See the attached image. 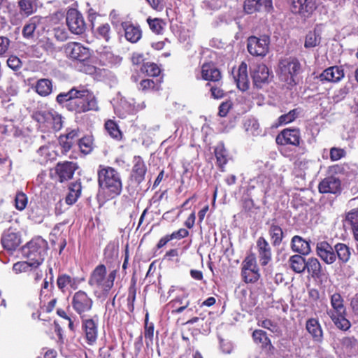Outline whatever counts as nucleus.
Returning a JSON list of instances; mask_svg holds the SVG:
<instances>
[{"label":"nucleus","mask_w":358,"mask_h":358,"mask_svg":"<svg viewBox=\"0 0 358 358\" xmlns=\"http://www.w3.org/2000/svg\"><path fill=\"white\" fill-rule=\"evenodd\" d=\"M56 101L69 111L76 113L99 110L95 96L90 90L83 87H74L66 92L59 93L56 97Z\"/></svg>","instance_id":"obj_1"},{"label":"nucleus","mask_w":358,"mask_h":358,"mask_svg":"<svg viewBox=\"0 0 358 358\" xmlns=\"http://www.w3.org/2000/svg\"><path fill=\"white\" fill-rule=\"evenodd\" d=\"M99 194L106 193L110 198L120 195L122 190L120 173L114 168L100 165L98 170Z\"/></svg>","instance_id":"obj_2"},{"label":"nucleus","mask_w":358,"mask_h":358,"mask_svg":"<svg viewBox=\"0 0 358 358\" xmlns=\"http://www.w3.org/2000/svg\"><path fill=\"white\" fill-rule=\"evenodd\" d=\"M117 271L113 270L107 275L106 267L103 264H99L92 271L88 280V284L91 287L100 289L101 293L97 295L99 298L106 299L114 285Z\"/></svg>","instance_id":"obj_3"},{"label":"nucleus","mask_w":358,"mask_h":358,"mask_svg":"<svg viewBox=\"0 0 358 358\" xmlns=\"http://www.w3.org/2000/svg\"><path fill=\"white\" fill-rule=\"evenodd\" d=\"M48 245L45 240L38 237L31 240L22 248V256L35 266L41 265L47 254Z\"/></svg>","instance_id":"obj_4"},{"label":"nucleus","mask_w":358,"mask_h":358,"mask_svg":"<svg viewBox=\"0 0 358 358\" xmlns=\"http://www.w3.org/2000/svg\"><path fill=\"white\" fill-rule=\"evenodd\" d=\"M301 72L302 66L295 57L285 58L279 62V78L289 85L294 86L297 84L296 77Z\"/></svg>","instance_id":"obj_5"},{"label":"nucleus","mask_w":358,"mask_h":358,"mask_svg":"<svg viewBox=\"0 0 358 358\" xmlns=\"http://www.w3.org/2000/svg\"><path fill=\"white\" fill-rule=\"evenodd\" d=\"M93 304V299L85 291H77L72 296L71 307L80 317L88 316L90 312L92 310Z\"/></svg>","instance_id":"obj_6"},{"label":"nucleus","mask_w":358,"mask_h":358,"mask_svg":"<svg viewBox=\"0 0 358 358\" xmlns=\"http://www.w3.org/2000/svg\"><path fill=\"white\" fill-rule=\"evenodd\" d=\"M269 44L270 37L267 35L252 36L248 38L247 49L252 56L264 57L268 52Z\"/></svg>","instance_id":"obj_7"},{"label":"nucleus","mask_w":358,"mask_h":358,"mask_svg":"<svg viewBox=\"0 0 358 358\" xmlns=\"http://www.w3.org/2000/svg\"><path fill=\"white\" fill-rule=\"evenodd\" d=\"M241 275L246 283L255 282L259 280L260 274L253 255L246 257L243 261Z\"/></svg>","instance_id":"obj_8"},{"label":"nucleus","mask_w":358,"mask_h":358,"mask_svg":"<svg viewBox=\"0 0 358 358\" xmlns=\"http://www.w3.org/2000/svg\"><path fill=\"white\" fill-rule=\"evenodd\" d=\"M66 24L69 30L75 34H83L86 29L82 14L75 8H71L67 11L66 17Z\"/></svg>","instance_id":"obj_9"},{"label":"nucleus","mask_w":358,"mask_h":358,"mask_svg":"<svg viewBox=\"0 0 358 358\" xmlns=\"http://www.w3.org/2000/svg\"><path fill=\"white\" fill-rule=\"evenodd\" d=\"M80 318L82 320V329L85 333L87 342L88 344L92 345L97 339L99 317L97 315H94L90 318H87V317Z\"/></svg>","instance_id":"obj_10"},{"label":"nucleus","mask_w":358,"mask_h":358,"mask_svg":"<svg viewBox=\"0 0 358 358\" xmlns=\"http://www.w3.org/2000/svg\"><path fill=\"white\" fill-rule=\"evenodd\" d=\"M250 73L253 85L255 87L261 89L270 81V72L268 67L264 64H259L250 67Z\"/></svg>","instance_id":"obj_11"},{"label":"nucleus","mask_w":358,"mask_h":358,"mask_svg":"<svg viewBox=\"0 0 358 358\" xmlns=\"http://www.w3.org/2000/svg\"><path fill=\"white\" fill-rule=\"evenodd\" d=\"M64 51L67 57L80 62L87 61L91 55L88 48L76 42L67 43L65 45Z\"/></svg>","instance_id":"obj_12"},{"label":"nucleus","mask_w":358,"mask_h":358,"mask_svg":"<svg viewBox=\"0 0 358 358\" xmlns=\"http://www.w3.org/2000/svg\"><path fill=\"white\" fill-rule=\"evenodd\" d=\"M301 141L299 129L287 128L280 131L275 138L276 143L280 145H292L299 146Z\"/></svg>","instance_id":"obj_13"},{"label":"nucleus","mask_w":358,"mask_h":358,"mask_svg":"<svg viewBox=\"0 0 358 358\" xmlns=\"http://www.w3.org/2000/svg\"><path fill=\"white\" fill-rule=\"evenodd\" d=\"M316 254L327 264H333L336 261L335 245L333 247L326 241L317 243Z\"/></svg>","instance_id":"obj_14"},{"label":"nucleus","mask_w":358,"mask_h":358,"mask_svg":"<svg viewBox=\"0 0 358 358\" xmlns=\"http://www.w3.org/2000/svg\"><path fill=\"white\" fill-rule=\"evenodd\" d=\"M78 169L76 163L73 162H59L55 166V173L58 181L64 182L73 178L75 171Z\"/></svg>","instance_id":"obj_15"},{"label":"nucleus","mask_w":358,"mask_h":358,"mask_svg":"<svg viewBox=\"0 0 358 358\" xmlns=\"http://www.w3.org/2000/svg\"><path fill=\"white\" fill-rule=\"evenodd\" d=\"M271 8V0H245L243 4L244 11L247 14L261 11L268 12Z\"/></svg>","instance_id":"obj_16"},{"label":"nucleus","mask_w":358,"mask_h":358,"mask_svg":"<svg viewBox=\"0 0 358 358\" xmlns=\"http://www.w3.org/2000/svg\"><path fill=\"white\" fill-rule=\"evenodd\" d=\"M3 248L8 251L15 250L21 243V236L11 229L5 231L1 238Z\"/></svg>","instance_id":"obj_17"},{"label":"nucleus","mask_w":358,"mask_h":358,"mask_svg":"<svg viewBox=\"0 0 358 358\" xmlns=\"http://www.w3.org/2000/svg\"><path fill=\"white\" fill-rule=\"evenodd\" d=\"M318 189L320 193L337 194L341 191V182L335 176L327 177L320 182Z\"/></svg>","instance_id":"obj_18"},{"label":"nucleus","mask_w":358,"mask_h":358,"mask_svg":"<svg viewBox=\"0 0 358 358\" xmlns=\"http://www.w3.org/2000/svg\"><path fill=\"white\" fill-rule=\"evenodd\" d=\"M234 79L237 87L245 92L249 89V79L248 76V66L244 62L239 65L238 70L234 72Z\"/></svg>","instance_id":"obj_19"},{"label":"nucleus","mask_w":358,"mask_h":358,"mask_svg":"<svg viewBox=\"0 0 358 358\" xmlns=\"http://www.w3.org/2000/svg\"><path fill=\"white\" fill-rule=\"evenodd\" d=\"M344 77V71L342 66H334L326 69L318 76V79L324 82H339Z\"/></svg>","instance_id":"obj_20"},{"label":"nucleus","mask_w":358,"mask_h":358,"mask_svg":"<svg viewBox=\"0 0 358 358\" xmlns=\"http://www.w3.org/2000/svg\"><path fill=\"white\" fill-rule=\"evenodd\" d=\"M257 248L259 257L262 266H266L271 260L272 252L268 241L262 236L259 237L257 241Z\"/></svg>","instance_id":"obj_21"},{"label":"nucleus","mask_w":358,"mask_h":358,"mask_svg":"<svg viewBox=\"0 0 358 358\" xmlns=\"http://www.w3.org/2000/svg\"><path fill=\"white\" fill-rule=\"evenodd\" d=\"M315 8L313 0H292V11L308 17Z\"/></svg>","instance_id":"obj_22"},{"label":"nucleus","mask_w":358,"mask_h":358,"mask_svg":"<svg viewBox=\"0 0 358 358\" xmlns=\"http://www.w3.org/2000/svg\"><path fill=\"white\" fill-rule=\"evenodd\" d=\"M306 329L314 342L321 343L323 341V331L317 319L310 318L306 321Z\"/></svg>","instance_id":"obj_23"},{"label":"nucleus","mask_w":358,"mask_h":358,"mask_svg":"<svg viewBox=\"0 0 358 358\" xmlns=\"http://www.w3.org/2000/svg\"><path fill=\"white\" fill-rule=\"evenodd\" d=\"M146 171V166L143 159L139 156L134 157L131 177L138 185L144 180Z\"/></svg>","instance_id":"obj_24"},{"label":"nucleus","mask_w":358,"mask_h":358,"mask_svg":"<svg viewBox=\"0 0 358 358\" xmlns=\"http://www.w3.org/2000/svg\"><path fill=\"white\" fill-rule=\"evenodd\" d=\"M122 27L124 31L126 39L132 43H137L142 37V31L138 25H134L129 22H124Z\"/></svg>","instance_id":"obj_25"},{"label":"nucleus","mask_w":358,"mask_h":358,"mask_svg":"<svg viewBox=\"0 0 358 358\" xmlns=\"http://www.w3.org/2000/svg\"><path fill=\"white\" fill-rule=\"evenodd\" d=\"M306 270L313 278L316 280H320L325 275L321 263L315 257H310L307 259Z\"/></svg>","instance_id":"obj_26"},{"label":"nucleus","mask_w":358,"mask_h":358,"mask_svg":"<svg viewBox=\"0 0 358 358\" xmlns=\"http://www.w3.org/2000/svg\"><path fill=\"white\" fill-rule=\"evenodd\" d=\"M292 250L301 255H308L311 252L310 243L299 236H294L291 241Z\"/></svg>","instance_id":"obj_27"},{"label":"nucleus","mask_w":358,"mask_h":358,"mask_svg":"<svg viewBox=\"0 0 358 358\" xmlns=\"http://www.w3.org/2000/svg\"><path fill=\"white\" fill-rule=\"evenodd\" d=\"M201 76L203 79L213 82H219L222 78L220 70L210 63L202 65Z\"/></svg>","instance_id":"obj_28"},{"label":"nucleus","mask_w":358,"mask_h":358,"mask_svg":"<svg viewBox=\"0 0 358 358\" xmlns=\"http://www.w3.org/2000/svg\"><path fill=\"white\" fill-rule=\"evenodd\" d=\"M66 131L67 132L65 134L61 135L59 138V144L65 152H67L71 149L73 145L78 137L79 130L76 129L70 130L68 129Z\"/></svg>","instance_id":"obj_29"},{"label":"nucleus","mask_w":358,"mask_h":358,"mask_svg":"<svg viewBox=\"0 0 358 358\" xmlns=\"http://www.w3.org/2000/svg\"><path fill=\"white\" fill-rule=\"evenodd\" d=\"M328 315L338 329L347 331L350 328L351 323L346 318L347 311L341 313H328Z\"/></svg>","instance_id":"obj_30"},{"label":"nucleus","mask_w":358,"mask_h":358,"mask_svg":"<svg viewBox=\"0 0 358 358\" xmlns=\"http://www.w3.org/2000/svg\"><path fill=\"white\" fill-rule=\"evenodd\" d=\"M42 17L35 15L29 18L28 22L24 24L22 29V36L27 39H30L34 37V31L36 27L41 24Z\"/></svg>","instance_id":"obj_31"},{"label":"nucleus","mask_w":358,"mask_h":358,"mask_svg":"<svg viewBox=\"0 0 358 358\" xmlns=\"http://www.w3.org/2000/svg\"><path fill=\"white\" fill-rule=\"evenodd\" d=\"M301 255H294L289 259L291 269L296 273H302L306 271V259Z\"/></svg>","instance_id":"obj_32"},{"label":"nucleus","mask_w":358,"mask_h":358,"mask_svg":"<svg viewBox=\"0 0 358 358\" xmlns=\"http://www.w3.org/2000/svg\"><path fill=\"white\" fill-rule=\"evenodd\" d=\"M268 234L273 246H279L281 244L284 237V233L280 226L275 222L271 223L268 229Z\"/></svg>","instance_id":"obj_33"},{"label":"nucleus","mask_w":358,"mask_h":358,"mask_svg":"<svg viewBox=\"0 0 358 358\" xmlns=\"http://www.w3.org/2000/svg\"><path fill=\"white\" fill-rule=\"evenodd\" d=\"M69 192L66 196V203L69 205L75 203L81 194L82 186L80 181L71 183Z\"/></svg>","instance_id":"obj_34"},{"label":"nucleus","mask_w":358,"mask_h":358,"mask_svg":"<svg viewBox=\"0 0 358 358\" xmlns=\"http://www.w3.org/2000/svg\"><path fill=\"white\" fill-rule=\"evenodd\" d=\"M336 259L342 264L347 263L351 257V248L345 243H338L335 245Z\"/></svg>","instance_id":"obj_35"},{"label":"nucleus","mask_w":358,"mask_h":358,"mask_svg":"<svg viewBox=\"0 0 358 358\" xmlns=\"http://www.w3.org/2000/svg\"><path fill=\"white\" fill-rule=\"evenodd\" d=\"M37 0H19L17 6L22 15L29 17L36 10Z\"/></svg>","instance_id":"obj_36"},{"label":"nucleus","mask_w":358,"mask_h":358,"mask_svg":"<svg viewBox=\"0 0 358 358\" xmlns=\"http://www.w3.org/2000/svg\"><path fill=\"white\" fill-rule=\"evenodd\" d=\"M331 306L332 309L327 311L328 313H344L346 310V308L344 306V301L343 297L339 293H334L331 296Z\"/></svg>","instance_id":"obj_37"},{"label":"nucleus","mask_w":358,"mask_h":358,"mask_svg":"<svg viewBox=\"0 0 358 358\" xmlns=\"http://www.w3.org/2000/svg\"><path fill=\"white\" fill-rule=\"evenodd\" d=\"M345 220L350 224L355 238L358 241V208L348 212L346 215Z\"/></svg>","instance_id":"obj_38"},{"label":"nucleus","mask_w":358,"mask_h":358,"mask_svg":"<svg viewBox=\"0 0 358 358\" xmlns=\"http://www.w3.org/2000/svg\"><path fill=\"white\" fill-rule=\"evenodd\" d=\"M36 92L42 96L49 95L52 90V84L49 79H40L35 86Z\"/></svg>","instance_id":"obj_39"},{"label":"nucleus","mask_w":358,"mask_h":358,"mask_svg":"<svg viewBox=\"0 0 358 358\" xmlns=\"http://www.w3.org/2000/svg\"><path fill=\"white\" fill-rule=\"evenodd\" d=\"M244 128L248 135L258 136L262 134V129L258 121L253 118L248 119L244 122Z\"/></svg>","instance_id":"obj_40"},{"label":"nucleus","mask_w":358,"mask_h":358,"mask_svg":"<svg viewBox=\"0 0 358 358\" xmlns=\"http://www.w3.org/2000/svg\"><path fill=\"white\" fill-rule=\"evenodd\" d=\"M321 41L320 31L315 28L313 31H310L306 36L304 46L306 48H314L318 45Z\"/></svg>","instance_id":"obj_41"},{"label":"nucleus","mask_w":358,"mask_h":358,"mask_svg":"<svg viewBox=\"0 0 358 358\" xmlns=\"http://www.w3.org/2000/svg\"><path fill=\"white\" fill-rule=\"evenodd\" d=\"M252 336L255 343L257 344H261L263 348L271 345L270 339L268 338L266 333L263 330H255Z\"/></svg>","instance_id":"obj_42"},{"label":"nucleus","mask_w":358,"mask_h":358,"mask_svg":"<svg viewBox=\"0 0 358 358\" xmlns=\"http://www.w3.org/2000/svg\"><path fill=\"white\" fill-rule=\"evenodd\" d=\"M105 129L112 138L116 140H120L122 138V132L114 121L109 120L106 122Z\"/></svg>","instance_id":"obj_43"},{"label":"nucleus","mask_w":358,"mask_h":358,"mask_svg":"<svg viewBox=\"0 0 358 358\" xmlns=\"http://www.w3.org/2000/svg\"><path fill=\"white\" fill-rule=\"evenodd\" d=\"M32 262L29 261L17 262L13 264V270L15 273H20L22 272H27L36 269L38 266L32 265Z\"/></svg>","instance_id":"obj_44"},{"label":"nucleus","mask_w":358,"mask_h":358,"mask_svg":"<svg viewBox=\"0 0 358 358\" xmlns=\"http://www.w3.org/2000/svg\"><path fill=\"white\" fill-rule=\"evenodd\" d=\"M33 119L39 124H45L54 117V114L48 110L36 111L32 115Z\"/></svg>","instance_id":"obj_45"},{"label":"nucleus","mask_w":358,"mask_h":358,"mask_svg":"<svg viewBox=\"0 0 358 358\" xmlns=\"http://www.w3.org/2000/svg\"><path fill=\"white\" fill-rule=\"evenodd\" d=\"M258 325L264 329L270 330L271 332L276 334L277 335H280L282 334V331L279 325L271 320L265 319L259 320Z\"/></svg>","instance_id":"obj_46"},{"label":"nucleus","mask_w":358,"mask_h":358,"mask_svg":"<svg viewBox=\"0 0 358 358\" xmlns=\"http://www.w3.org/2000/svg\"><path fill=\"white\" fill-rule=\"evenodd\" d=\"M141 71L143 73H146L148 76L153 77L158 76L161 71L160 69L156 64L149 62L143 64L141 68Z\"/></svg>","instance_id":"obj_47"},{"label":"nucleus","mask_w":358,"mask_h":358,"mask_svg":"<svg viewBox=\"0 0 358 358\" xmlns=\"http://www.w3.org/2000/svg\"><path fill=\"white\" fill-rule=\"evenodd\" d=\"M357 345V341L354 337H345L341 340L342 349L347 353L355 350Z\"/></svg>","instance_id":"obj_48"},{"label":"nucleus","mask_w":358,"mask_h":358,"mask_svg":"<svg viewBox=\"0 0 358 358\" xmlns=\"http://www.w3.org/2000/svg\"><path fill=\"white\" fill-rule=\"evenodd\" d=\"M147 22L149 24L150 29L155 34H161L163 30V26L164 24L162 20L159 18L152 19L148 17Z\"/></svg>","instance_id":"obj_49"},{"label":"nucleus","mask_w":358,"mask_h":358,"mask_svg":"<svg viewBox=\"0 0 358 358\" xmlns=\"http://www.w3.org/2000/svg\"><path fill=\"white\" fill-rule=\"evenodd\" d=\"M298 109L291 110L289 113L282 115L278 117L279 124H286L293 122L299 115Z\"/></svg>","instance_id":"obj_50"},{"label":"nucleus","mask_w":358,"mask_h":358,"mask_svg":"<svg viewBox=\"0 0 358 358\" xmlns=\"http://www.w3.org/2000/svg\"><path fill=\"white\" fill-rule=\"evenodd\" d=\"M78 145L83 153L88 154L92 150V139L90 136H84L79 140Z\"/></svg>","instance_id":"obj_51"},{"label":"nucleus","mask_w":358,"mask_h":358,"mask_svg":"<svg viewBox=\"0 0 358 358\" xmlns=\"http://www.w3.org/2000/svg\"><path fill=\"white\" fill-rule=\"evenodd\" d=\"M215 155L218 166L222 168L227 163L226 150L222 147H217L215 150Z\"/></svg>","instance_id":"obj_52"},{"label":"nucleus","mask_w":358,"mask_h":358,"mask_svg":"<svg viewBox=\"0 0 358 358\" xmlns=\"http://www.w3.org/2000/svg\"><path fill=\"white\" fill-rule=\"evenodd\" d=\"M27 204V197L23 192H18L15 198V208L19 210H24Z\"/></svg>","instance_id":"obj_53"},{"label":"nucleus","mask_w":358,"mask_h":358,"mask_svg":"<svg viewBox=\"0 0 358 358\" xmlns=\"http://www.w3.org/2000/svg\"><path fill=\"white\" fill-rule=\"evenodd\" d=\"M349 93V87L347 86H343L340 89L334 91L332 99L334 102H339L343 100L347 94Z\"/></svg>","instance_id":"obj_54"},{"label":"nucleus","mask_w":358,"mask_h":358,"mask_svg":"<svg viewBox=\"0 0 358 358\" xmlns=\"http://www.w3.org/2000/svg\"><path fill=\"white\" fill-rule=\"evenodd\" d=\"M97 32L99 36L106 41H108L110 38V27L108 24H103L99 26L97 29Z\"/></svg>","instance_id":"obj_55"},{"label":"nucleus","mask_w":358,"mask_h":358,"mask_svg":"<svg viewBox=\"0 0 358 358\" xmlns=\"http://www.w3.org/2000/svg\"><path fill=\"white\" fill-rule=\"evenodd\" d=\"M144 336L145 341L149 340V341L152 343L154 337V325L152 323L148 324L147 320L145 323V331ZM146 344L148 345L149 343L146 341Z\"/></svg>","instance_id":"obj_56"},{"label":"nucleus","mask_w":358,"mask_h":358,"mask_svg":"<svg viewBox=\"0 0 358 358\" xmlns=\"http://www.w3.org/2000/svg\"><path fill=\"white\" fill-rule=\"evenodd\" d=\"M346 152L343 149L332 148L330 150V159L332 161H337L345 157Z\"/></svg>","instance_id":"obj_57"},{"label":"nucleus","mask_w":358,"mask_h":358,"mask_svg":"<svg viewBox=\"0 0 358 358\" xmlns=\"http://www.w3.org/2000/svg\"><path fill=\"white\" fill-rule=\"evenodd\" d=\"M7 65L14 71L20 69L22 66L21 60L16 56H10L7 60Z\"/></svg>","instance_id":"obj_58"},{"label":"nucleus","mask_w":358,"mask_h":358,"mask_svg":"<svg viewBox=\"0 0 358 358\" xmlns=\"http://www.w3.org/2000/svg\"><path fill=\"white\" fill-rule=\"evenodd\" d=\"M69 275L66 274L60 275L58 276L57 280V285L58 288L64 292L65 291V288L69 285Z\"/></svg>","instance_id":"obj_59"},{"label":"nucleus","mask_w":358,"mask_h":358,"mask_svg":"<svg viewBox=\"0 0 358 358\" xmlns=\"http://www.w3.org/2000/svg\"><path fill=\"white\" fill-rule=\"evenodd\" d=\"M208 86L210 87V90L211 92V96L216 99H222L224 96V90L217 85H212L210 83L207 84Z\"/></svg>","instance_id":"obj_60"},{"label":"nucleus","mask_w":358,"mask_h":358,"mask_svg":"<svg viewBox=\"0 0 358 358\" xmlns=\"http://www.w3.org/2000/svg\"><path fill=\"white\" fill-rule=\"evenodd\" d=\"M155 88V83L151 79H144L140 83L139 90L146 91L148 90H153Z\"/></svg>","instance_id":"obj_61"},{"label":"nucleus","mask_w":358,"mask_h":358,"mask_svg":"<svg viewBox=\"0 0 358 358\" xmlns=\"http://www.w3.org/2000/svg\"><path fill=\"white\" fill-rule=\"evenodd\" d=\"M188 235H189V231L184 228H181L179 230L173 232L171 234H169L171 240L181 239V238L187 237Z\"/></svg>","instance_id":"obj_62"},{"label":"nucleus","mask_w":358,"mask_h":358,"mask_svg":"<svg viewBox=\"0 0 358 358\" xmlns=\"http://www.w3.org/2000/svg\"><path fill=\"white\" fill-rule=\"evenodd\" d=\"M10 40L5 36H0V56L3 55L8 50Z\"/></svg>","instance_id":"obj_63"},{"label":"nucleus","mask_w":358,"mask_h":358,"mask_svg":"<svg viewBox=\"0 0 358 358\" xmlns=\"http://www.w3.org/2000/svg\"><path fill=\"white\" fill-rule=\"evenodd\" d=\"M231 107V103L230 101H224L222 102L220 106H219V112L218 115L220 117H225L227 116L229 109Z\"/></svg>","instance_id":"obj_64"}]
</instances>
